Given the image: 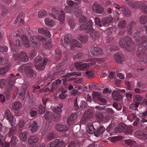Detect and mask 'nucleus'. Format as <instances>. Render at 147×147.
Returning <instances> with one entry per match:
<instances>
[{
  "mask_svg": "<svg viewBox=\"0 0 147 147\" xmlns=\"http://www.w3.org/2000/svg\"><path fill=\"white\" fill-rule=\"evenodd\" d=\"M9 44L11 49V53L15 61L21 60L24 62H26L28 61L29 58L27 56V54L25 51H22L19 54L18 49L14 48L13 47L14 46L16 47H18L20 46V43L19 39L16 40L15 42H13L11 40L9 41Z\"/></svg>",
  "mask_w": 147,
  "mask_h": 147,
  "instance_id": "1",
  "label": "nucleus"
},
{
  "mask_svg": "<svg viewBox=\"0 0 147 147\" xmlns=\"http://www.w3.org/2000/svg\"><path fill=\"white\" fill-rule=\"evenodd\" d=\"M92 21L90 20L86 24L81 25L80 29V30H86V32L90 34V38L93 41H98L100 34L98 31H94V29L92 28Z\"/></svg>",
  "mask_w": 147,
  "mask_h": 147,
  "instance_id": "2",
  "label": "nucleus"
},
{
  "mask_svg": "<svg viewBox=\"0 0 147 147\" xmlns=\"http://www.w3.org/2000/svg\"><path fill=\"white\" fill-rule=\"evenodd\" d=\"M120 46L127 51H130L134 49V44L132 41L131 38L126 36L121 38L119 41Z\"/></svg>",
  "mask_w": 147,
  "mask_h": 147,
  "instance_id": "3",
  "label": "nucleus"
},
{
  "mask_svg": "<svg viewBox=\"0 0 147 147\" xmlns=\"http://www.w3.org/2000/svg\"><path fill=\"white\" fill-rule=\"evenodd\" d=\"M54 79L51 80V82H50L46 85L44 89L45 92H53L57 87L58 85L62 82V81L59 79H57L54 80Z\"/></svg>",
  "mask_w": 147,
  "mask_h": 147,
  "instance_id": "4",
  "label": "nucleus"
},
{
  "mask_svg": "<svg viewBox=\"0 0 147 147\" xmlns=\"http://www.w3.org/2000/svg\"><path fill=\"white\" fill-rule=\"evenodd\" d=\"M30 38L31 42V46L35 49H38L40 47L41 41L45 42L46 40L45 38L38 36H32Z\"/></svg>",
  "mask_w": 147,
  "mask_h": 147,
  "instance_id": "5",
  "label": "nucleus"
},
{
  "mask_svg": "<svg viewBox=\"0 0 147 147\" xmlns=\"http://www.w3.org/2000/svg\"><path fill=\"white\" fill-rule=\"evenodd\" d=\"M147 50L145 47H139L137 52V56L139 61L146 63L147 62Z\"/></svg>",
  "mask_w": 147,
  "mask_h": 147,
  "instance_id": "6",
  "label": "nucleus"
},
{
  "mask_svg": "<svg viewBox=\"0 0 147 147\" xmlns=\"http://www.w3.org/2000/svg\"><path fill=\"white\" fill-rule=\"evenodd\" d=\"M92 63H87L84 62H78L75 63V66L78 70H85L88 69L90 65L94 64V59H90Z\"/></svg>",
  "mask_w": 147,
  "mask_h": 147,
  "instance_id": "7",
  "label": "nucleus"
},
{
  "mask_svg": "<svg viewBox=\"0 0 147 147\" xmlns=\"http://www.w3.org/2000/svg\"><path fill=\"white\" fill-rule=\"evenodd\" d=\"M131 132V129L126 126L125 125L121 124L115 128V131L113 133L116 134L118 132L123 133L125 134L129 133Z\"/></svg>",
  "mask_w": 147,
  "mask_h": 147,
  "instance_id": "8",
  "label": "nucleus"
},
{
  "mask_svg": "<svg viewBox=\"0 0 147 147\" xmlns=\"http://www.w3.org/2000/svg\"><path fill=\"white\" fill-rule=\"evenodd\" d=\"M5 117L8 120L11 125L13 126L16 124V118L13 115H12L9 109H7L5 111Z\"/></svg>",
  "mask_w": 147,
  "mask_h": 147,
  "instance_id": "9",
  "label": "nucleus"
},
{
  "mask_svg": "<svg viewBox=\"0 0 147 147\" xmlns=\"http://www.w3.org/2000/svg\"><path fill=\"white\" fill-rule=\"evenodd\" d=\"M55 115L51 112H47L45 115V117L47 121H51V120L54 121H57L60 118V116L58 115L55 116Z\"/></svg>",
  "mask_w": 147,
  "mask_h": 147,
  "instance_id": "10",
  "label": "nucleus"
},
{
  "mask_svg": "<svg viewBox=\"0 0 147 147\" xmlns=\"http://www.w3.org/2000/svg\"><path fill=\"white\" fill-rule=\"evenodd\" d=\"M128 5L132 8H142L145 5V3L140 1H129Z\"/></svg>",
  "mask_w": 147,
  "mask_h": 147,
  "instance_id": "11",
  "label": "nucleus"
},
{
  "mask_svg": "<svg viewBox=\"0 0 147 147\" xmlns=\"http://www.w3.org/2000/svg\"><path fill=\"white\" fill-rule=\"evenodd\" d=\"M28 130L32 133L35 132L38 129V126L35 121H30L28 125Z\"/></svg>",
  "mask_w": 147,
  "mask_h": 147,
  "instance_id": "12",
  "label": "nucleus"
},
{
  "mask_svg": "<svg viewBox=\"0 0 147 147\" xmlns=\"http://www.w3.org/2000/svg\"><path fill=\"white\" fill-rule=\"evenodd\" d=\"M134 136L138 138L143 140L147 139V132L144 131L137 130L135 132Z\"/></svg>",
  "mask_w": 147,
  "mask_h": 147,
  "instance_id": "13",
  "label": "nucleus"
},
{
  "mask_svg": "<svg viewBox=\"0 0 147 147\" xmlns=\"http://www.w3.org/2000/svg\"><path fill=\"white\" fill-rule=\"evenodd\" d=\"M92 8L94 12L97 14L103 13L104 11L103 7L99 4L94 3L92 5Z\"/></svg>",
  "mask_w": 147,
  "mask_h": 147,
  "instance_id": "14",
  "label": "nucleus"
},
{
  "mask_svg": "<svg viewBox=\"0 0 147 147\" xmlns=\"http://www.w3.org/2000/svg\"><path fill=\"white\" fill-rule=\"evenodd\" d=\"M49 14L53 17L55 19L60 22V24H63L65 20L64 12L63 11H61V13L57 16L56 15L51 13H49Z\"/></svg>",
  "mask_w": 147,
  "mask_h": 147,
  "instance_id": "15",
  "label": "nucleus"
},
{
  "mask_svg": "<svg viewBox=\"0 0 147 147\" xmlns=\"http://www.w3.org/2000/svg\"><path fill=\"white\" fill-rule=\"evenodd\" d=\"M116 61L119 64H122L125 61L124 55L121 52L117 53L115 55Z\"/></svg>",
  "mask_w": 147,
  "mask_h": 147,
  "instance_id": "16",
  "label": "nucleus"
},
{
  "mask_svg": "<svg viewBox=\"0 0 147 147\" xmlns=\"http://www.w3.org/2000/svg\"><path fill=\"white\" fill-rule=\"evenodd\" d=\"M77 118L76 113H74L71 114L67 119V124L69 125H73L75 123Z\"/></svg>",
  "mask_w": 147,
  "mask_h": 147,
  "instance_id": "17",
  "label": "nucleus"
},
{
  "mask_svg": "<svg viewBox=\"0 0 147 147\" xmlns=\"http://www.w3.org/2000/svg\"><path fill=\"white\" fill-rule=\"evenodd\" d=\"M91 53L94 56L102 55V50L98 47H93L91 48Z\"/></svg>",
  "mask_w": 147,
  "mask_h": 147,
  "instance_id": "18",
  "label": "nucleus"
},
{
  "mask_svg": "<svg viewBox=\"0 0 147 147\" xmlns=\"http://www.w3.org/2000/svg\"><path fill=\"white\" fill-rule=\"evenodd\" d=\"M82 45L76 39H73L72 41L71 45V49L72 50L76 49L77 48H82Z\"/></svg>",
  "mask_w": 147,
  "mask_h": 147,
  "instance_id": "19",
  "label": "nucleus"
},
{
  "mask_svg": "<svg viewBox=\"0 0 147 147\" xmlns=\"http://www.w3.org/2000/svg\"><path fill=\"white\" fill-rule=\"evenodd\" d=\"M49 61L48 58H45L43 61L41 63L38 65H35L36 68L40 71H43L45 68V65L48 64Z\"/></svg>",
  "mask_w": 147,
  "mask_h": 147,
  "instance_id": "20",
  "label": "nucleus"
},
{
  "mask_svg": "<svg viewBox=\"0 0 147 147\" xmlns=\"http://www.w3.org/2000/svg\"><path fill=\"white\" fill-rule=\"evenodd\" d=\"M8 84L10 87V89H12L13 87V85L16 82L15 80L18 78L15 75L13 74H10L8 77Z\"/></svg>",
  "mask_w": 147,
  "mask_h": 147,
  "instance_id": "21",
  "label": "nucleus"
},
{
  "mask_svg": "<svg viewBox=\"0 0 147 147\" xmlns=\"http://www.w3.org/2000/svg\"><path fill=\"white\" fill-rule=\"evenodd\" d=\"M112 96L113 99L117 101L120 100L123 98L121 94L117 91H113Z\"/></svg>",
  "mask_w": 147,
  "mask_h": 147,
  "instance_id": "22",
  "label": "nucleus"
},
{
  "mask_svg": "<svg viewBox=\"0 0 147 147\" xmlns=\"http://www.w3.org/2000/svg\"><path fill=\"white\" fill-rule=\"evenodd\" d=\"M136 22L134 21H132L129 24L127 27V30L129 34H132V30L136 28Z\"/></svg>",
  "mask_w": 147,
  "mask_h": 147,
  "instance_id": "23",
  "label": "nucleus"
},
{
  "mask_svg": "<svg viewBox=\"0 0 147 147\" xmlns=\"http://www.w3.org/2000/svg\"><path fill=\"white\" fill-rule=\"evenodd\" d=\"M113 19V18L111 16L106 17L102 19V23L105 26H107L111 24L112 22Z\"/></svg>",
  "mask_w": 147,
  "mask_h": 147,
  "instance_id": "24",
  "label": "nucleus"
},
{
  "mask_svg": "<svg viewBox=\"0 0 147 147\" xmlns=\"http://www.w3.org/2000/svg\"><path fill=\"white\" fill-rule=\"evenodd\" d=\"M11 65L9 63L7 65L0 68V75H4L6 73L10 70Z\"/></svg>",
  "mask_w": 147,
  "mask_h": 147,
  "instance_id": "25",
  "label": "nucleus"
},
{
  "mask_svg": "<svg viewBox=\"0 0 147 147\" xmlns=\"http://www.w3.org/2000/svg\"><path fill=\"white\" fill-rule=\"evenodd\" d=\"M63 105L60 104L58 105L57 107L53 109V111L55 113L53 114L55 115V116H57L59 115L60 116V118L61 117L60 114L62 111L61 109Z\"/></svg>",
  "mask_w": 147,
  "mask_h": 147,
  "instance_id": "26",
  "label": "nucleus"
},
{
  "mask_svg": "<svg viewBox=\"0 0 147 147\" xmlns=\"http://www.w3.org/2000/svg\"><path fill=\"white\" fill-rule=\"evenodd\" d=\"M56 128L58 131L61 132L67 130L68 127L66 125L57 124L56 125Z\"/></svg>",
  "mask_w": 147,
  "mask_h": 147,
  "instance_id": "27",
  "label": "nucleus"
},
{
  "mask_svg": "<svg viewBox=\"0 0 147 147\" xmlns=\"http://www.w3.org/2000/svg\"><path fill=\"white\" fill-rule=\"evenodd\" d=\"M78 7H74L66 6L64 9L66 12L71 13L76 12L78 10Z\"/></svg>",
  "mask_w": 147,
  "mask_h": 147,
  "instance_id": "28",
  "label": "nucleus"
},
{
  "mask_svg": "<svg viewBox=\"0 0 147 147\" xmlns=\"http://www.w3.org/2000/svg\"><path fill=\"white\" fill-rule=\"evenodd\" d=\"M138 116L136 113H132L131 117L133 120H135L133 123V124L135 126H137L140 121V119L138 117Z\"/></svg>",
  "mask_w": 147,
  "mask_h": 147,
  "instance_id": "29",
  "label": "nucleus"
},
{
  "mask_svg": "<svg viewBox=\"0 0 147 147\" xmlns=\"http://www.w3.org/2000/svg\"><path fill=\"white\" fill-rule=\"evenodd\" d=\"M122 11L124 15L126 17H129L131 15V11L126 6L122 7Z\"/></svg>",
  "mask_w": 147,
  "mask_h": 147,
  "instance_id": "30",
  "label": "nucleus"
},
{
  "mask_svg": "<svg viewBox=\"0 0 147 147\" xmlns=\"http://www.w3.org/2000/svg\"><path fill=\"white\" fill-rule=\"evenodd\" d=\"M21 38L23 45L27 48L30 47L28 39L27 37L25 35H22L21 36Z\"/></svg>",
  "mask_w": 147,
  "mask_h": 147,
  "instance_id": "31",
  "label": "nucleus"
},
{
  "mask_svg": "<svg viewBox=\"0 0 147 147\" xmlns=\"http://www.w3.org/2000/svg\"><path fill=\"white\" fill-rule=\"evenodd\" d=\"M38 31L39 33L45 35L48 37L51 36L50 32L45 28H40L38 29Z\"/></svg>",
  "mask_w": 147,
  "mask_h": 147,
  "instance_id": "32",
  "label": "nucleus"
},
{
  "mask_svg": "<svg viewBox=\"0 0 147 147\" xmlns=\"http://www.w3.org/2000/svg\"><path fill=\"white\" fill-rule=\"evenodd\" d=\"M78 39L81 41L83 43L87 42L88 40V37L86 35H80L77 36Z\"/></svg>",
  "mask_w": 147,
  "mask_h": 147,
  "instance_id": "33",
  "label": "nucleus"
},
{
  "mask_svg": "<svg viewBox=\"0 0 147 147\" xmlns=\"http://www.w3.org/2000/svg\"><path fill=\"white\" fill-rule=\"evenodd\" d=\"M147 43V36H143L140 37L137 42V45L140 46Z\"/></svg>",
  "mask_w": 147,
  "mask_h": 147,
  "instance_id": "34",
  "label": "nucleus"
},
{
  "mask_svg": "<svg viewBox=\"0 0 147 147\" xmlns=\"http://www.w3.org/2000/svg\"><path fill=\"white\" fill-rule=\"evenodd\" d=\"M105 130V129L104 127L100 126L97 128L96 130L95 131L94 134V135L96 137H98L102 134Z\"/></svg>",
  "mask_w": 147,
  "mask_h": 147,
  "instance_id": "35",
  "label": "nucleus"
},
{
  "mask_svg": "<svg viewBox=\"0 0 147 147\" xmlns=\"http://www.w3.org/2000/svg\"><path fill=\"white\" fill-rule=\"evenodd\" d=\"M147 111H145L142 113L139 114L138 116L141 118V122L143 123L147 122Z\"/></svg>",
  "mask_w": 147,
  "mask_h": 147,
  "instance_id": "36",
  "label": "nucleus"
},
{
  "mask_svg": "<svg viewBox=\"0 0 147 147\" xmlns=\"http://www.w3.org/2000/svg\"><path fill=\"white\" fill-rule=\"evenodd\" d=\"M38 138L36 136H32L30 137L28 139V143L30 144H32L37 142Z\"/></svg>",
  "mask_w": 147,
  "mask_h": 147,
  "instance_id": "37",
  "label": "nucleus"
},
{
  "mask_svg": "<svg viewBox=\"0 0 147 147\" xmlns=\"http://www.w3.org/2000/svg\"><path fill=\"white\" fill-rule=\"evenodd\" d=\"M30 69V67L28 66V64H24L20 67L19 71L21 72H23L24 71L26 72L27 70H29Z\"/></svg>",
  "mask_w": 147,
  "mask_h": 147,
  "instance_id": "38",
  "label": "nucleus"
},
{
  "mask_svg": "<svg viewBox=\"0 0 147 147\" xmlns=\"http://www.w3.org/2000/svg\"><path fill=\"white\" fill-rule=\"evenodd\" d=\"M26 73L27 76L31 78H35L36 77V72L31 69V67L30 69L27 70Z\"/></svg>",
  "mask_w": 147,
  "mask_h": 147,
  "instance_id": "39",
  "label": "nucleus"
},
{
  "mask_svg": "<svg viewBox=\"0 0 147 147\" xmlns=\"http://www.w3.org/2000/svg\"><path fill=\"white\" fill-rule=\"evenodd\" d=\"M61 47L59 46L60 49L58 50L57 49L55 50V53L59 55H60L62 53V52L64 53L66 51L67 49L65 46L62 45H61Z\"/></svg>",
  "mask_w": 147,
  "mask_h": 147,
  "instance_id": "40",
  "label": "nucleus"
},
{
  "mask_svg": "<svg viewBox=\"0 0 147 147\" xmlns=\"http://www.w3.org/2000/svg\"><path fill=\"white\" fill-rule=\"evenodd\" d=\"M61 47L59 46L60 49L58 50L57 49L55 50V53L59 55H60L62 53V52L64 53L66 51L67 49L65 46L62 45H61Z\"/></svg>",
  "mask_w": 147,
  "mask_h": 147,
  "instance_id": "41",
  "label": "nucleus"
},
{
  "mask_svg": "<svg viewBox=\"0 0 147 147\" xmlns=\"http://www.w3.org/2000/svg\"><path fill=\"white\" fill-rule=\"evenodd\" d=\"M22 107V104L19 102H16L12 105L13 108L15 110L18 111Z\"/></svg>",
  "mask_w": 147,
  "mask_h": 147,
  "instance_id": "42",
  "label": "nucleus"
},
{
  "mask_svg": "<svg viewBox=\"0 0 147 147\" xmlns=\"http://www.w3.org/2000/svg\"><path fill=\"white\" fill-rule=\"evenodd\" d=\"M118 27L121 28H125L127 26L126 21L124 19H121L118 24Z\"/></svg>",
  "mask_w": 147,
  "mask_h": 147,
  "instance_id": "43",
  "label": "nucleus"
},
{
  "mask_svg": "<svg viewBox=\"0 0 147 147\" xmlns=\"http://www.w3.org/2000/svg\"><path fill=\"white\" fill-rule=\"evenodd\" d=\"M45 23L48 26L53 27L55 24L54 22L51 18H47L45 20Z\"/></svg>",
  "mask_w": 147,
  "mask_h": 147,
  "instance_id": "44",
  "label": "nucleus"
},
{
  "mask_svg": "<svg viewBox=\"0 0 147 147\" xmlns=\"http://www.w3.org/2000/svg\"><path fill=\"white\" fill-rule=\"evenodd\" d=\"M59 139H57L50 142L47 145V147H58V144Z\"/></svg>",
  "mask_w": 147,
  "mask_h": 147,
  "instance_id": "45",
  "label": "nucleus"
},
{
  "mask_svg": "<svg viewBox=\"0 0 147 147\" xmlns=\"http://www.w3.org/2000/svg\"><path fill=\"white\" fill-rule=\"evenodd\" d=\"M27 132L26 131H22L20 134L19 137L21 140L25 141L27 139Z\"/></svg>",
  "mask_w": 147,
  "mask_h": 147,
  "instance_id": "46",
  "label": "nucleus"
},
{
  "mask_svg": "<svg viewBox=\"0 0 147 147\" xmlns=\"http://www.w3.org/2000/svg\"><path fill=\"white\" fill-rule=\"evenodd\" d=\"M93 113L92 109H89L85 113V117L88 118H91L93 117Z\"/></svg>",
  "mask_w": 147,
  "mask_h": 147,
  "instance_id": "47",
  "label": "nucleus"
},
{
  "mask_svg": "<svg viewBox=\"0 0 147 147\" xmlns=\"http://www.w3.org/2000/svg\"><path fill=\"white\" fill-rule=\"evenodd\" d=\"M26 89L22 88L21 89L19 94V98L22 99V100H24L25 98V95L26 91Z\"/></svg>",
  "mask_w": 147,
  "mask_h": 147,
  "instance_id": "48",
  "label": "nucleus"
},
{
  "mask_svg": "<svg viewBox=\"0 0 147 147\" xmlns=\"http://www.w3.org/2000/svg\"><path fill=\"white\" fill-rule=\"evenodd\" d=\"M8 62V59L4 58L3 55L0 54V65H5Z\"/></svg>",
  "mask_w": 147,
  "mask_h": 147,
  "instance_id": "49",
  "label": "nucleus"
},
{
  "mask_svg": "<svg viewBox=\"0 0 147 147\" xmlns=\"http://www.w3.org/2000/svg\"><path fill=\"white\" fill-rule=\"evenodd\" d=\"M125 143L129 146H132L136 144V142L131 139H128L125 141Z\"/></svg>",
  "mask_w": 147,
  "mask_h": 147,
  "instance_id": "50",
  "label": "nucleus"
},
{
  "mask_svg": "<svg viewBox=\"0 0 147 147\" xmlns=\"http://www.w3.org/2000/svg\"><path fill=\"white\" fill-rule=\"evenodd\" d=\"M140 21L142 24H144L147 22V16L143 15L140 18Z\"/></svg>",
  "mask_w": 147,
  "mask_h": 147,
  "instance_id": "51",
  "label": "nucleus"
},
{
  "mask_svg": "<svg viewBox=\"0 0 147 147\" xmlns=\"http://www.w3.org/2000/svg\"><path fill=\"white\" fill-rule=\"evenodd\" d=\"M67 91H62L61 94L59 95V97L60 99H65L67 97V95L66 94Z\"/></svg>",
  "mask_w": 147,
  "mask_h": 147,
  "instance_id": "52",
  "label": "nucleus"
},
{
  "mask_svg": "<svg viewBox=\"0 0 147 147\" xmlns=\"http://www.w3.org/2000/svg\"><path fill=\"white\" fill-rule=\"evenodd\" d=\"M18 141V138L16 136H13L12 137L11 140L10 142L11 144L12 145H15Z\"/></svg>",
  "mask_w": 147,
  "mask_h": 147,
  "instance_id": "53",
  "label": "nucleus"
},
{
  "mask_svg": "<svg viewBox=\"0 0 147 147\" xmlns=\"http://www.w3.org/2000/svg\"><path fill=\"white\" fill-rule=\"evenodd\" d=\"M66 3L70 7H78V5L72 0H67Z\"/></svg>",
  "mask_w": 147,
  "mask_h": 147,
  "instance_id": "54",
  "label": "nucleus"
},
{
  "mask_svg": "<svg viewBox=\"0 0 147 147\" xmlns=\"http://www.w3.org/2000/svg\"><path fill=\"white\" fill-rule=\"evenodd\" d=\"M81 75V74L80 73L78 72H70L68 73L66 75V77L67 78H69L71 76H80Z\"/></svg>",
  "mask_w": 147,
  "mask_h": 147,
  "instance_id": "55",
  "label": "nucleus"
},
{
  "mask_svg": "<svg viewBox=\"0 0 147 147\" xmlns=\"http://www.w3.org/2000/svg\"><path fill=\"white\" fill-rule=\"evenodd\" d=\"M7 81L5 79H2L0 80V88H2L6 85Z\"/></svg>",
  "mask_w": 147,
  "mask_h": 147,
  "instance_id": "56",
  "label": "nucleus"
},
{
  "mask_svg": "<svg viewBox=\"0 0 147 147\" xmlns=\"http://www.w3.org/2000/svg\"><path fill=\"white\" fill-rule=\"evenodd\" d=\"M83 53L82 52H80L74 55L73 57V59L75 60L76 59H80L82 58Z\"/></svg>",
  "mask_w": 147,
  "mask_h": 147,
  "instance_id": "57",
  "label": "nucleus"
},
{
  "mask_svg": "<svg viewBox=\"0 0 147 147\" xmlns=\"http://www.w3.org/2000/svg\"><path fill=\"white\" fill-rule=\"evenodd\" d=\"M85 75L88 78H90L94 76V73L93 71L90 70L86 71L85 73Z\"/></svg>",
  "mask_w": 147,
  "mask_h": 147,
  "instance_id": "58",
  "label": "nucleus"
},
{
  "mask_svg": "<svg viewBox=\"0 0 147 147\" xmlns=\"http://www.w3.org/2000/svg\"><path fill=\"white\" fill-rule=\"evenodd\" d=\"M95 129L94 126L92 125H89L88 127L87 132L90 134H92L94 132Z\"/></svg>",
  "mask_w": 147,
  "mask_h": 147,
  "instance_id": "59",
  "label": "nucleus"
},
{
  "mask_svg": "<svg viewBox=\"0 0 147 147\" xmlns=\"http://www.w3.org/2000/svg\"><path fill=\"white\" fill-rule=\"evenodd\" d=\"M47 14V13L46 11L44 10L40 11L38 13V16L40 18H43Z\"/></svg>",
  "mask_w": 147,
  "mask_h": 147,
  "instance_id": "60",
  "label": "nucleus"
},
{
  "mask_svg": "<svg viewBox=\"0 0 147 147\" xmlns=\"http://www.w3.org/2000/svg\"><path fill=\"white\" fill-rule=\"evenodd\" d=\"M37 109L33 108L30 111V115L32 117H34L37 115Z\"/></svg>",
  "mask_w": 147,
  "mask_h": 147,
  "instance_id": "61",
  "label": "nucleus"
},
{
  "mask_svg": "<svg viewBox=\"0 0 147 147\" xmlns=\"http://www.w3.org/2000/svg\"><path fill=\"white\" fill-rule=\"evenodd\" d=\"M71 40V38L70 35H66L64 39L65 42V44H69Z\"/></svg>",
  "mask_w": 147,
  "mask_h": 147,
  "instance_id": "62",
  "label": "nucleus"
},
{
  "mask_svg": "<svg viewBox=\"0 0 147 147\" xmlns=\"http://www.w3.org/2000/svg\"><path fill=\"white\" fill-rule=\"evenodd\" d=\"M39 111L41 115L43 114L45 111V107L42 105V103H40L38 106Z\"/></svg>",
  "mask_w": 147,
  "mask_h": 147,
  "instance_id": "63",
  "label": "nucleus"
},
{
  "mask_svg": "<svg viewBox=\"0 0 147 147\" xmlns=\"http://www.w3.org/2000/svg\"><path fill=\"white\" fill-rule=\"evenodd\" d=\"M79 146V144L76 143L74 141H71L68 143V147H77Z\"/></svg>",
  "mask_w": 147,
  "mask_h": 147,
  "instance_id": "64",
  "label": "nucleus"
}]
</instances>
